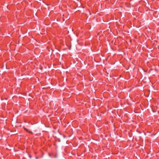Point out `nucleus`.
<instances>
[{"label":"nucleus","instance_id":"obj_1","mask_svg":"<svg viewBox=\"0 0 159 159\" xmlns=\"http://www.w3.org/2000/svg\"><path fill=\"white\" fill-rule=\"evenodd\" d=\"M25 130L26 131L28 132L29 133H30L32 134V133L31 131H30L27 128H24Z\"/></svg>","mask_w":159,"mask_h":159}]
</instances>
